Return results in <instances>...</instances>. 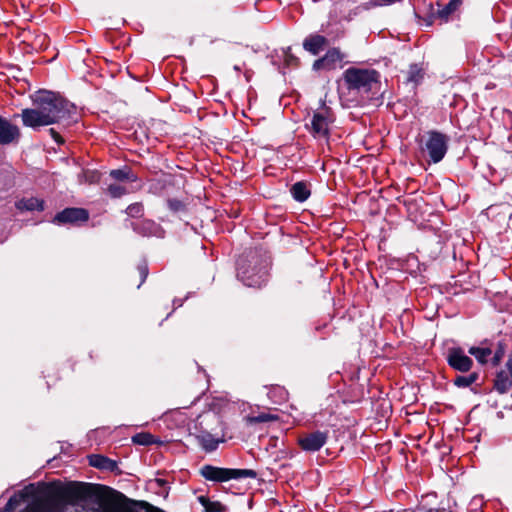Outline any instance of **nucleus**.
<instances>
[{"label":"nucleus","instance_id":"f257e3e1","mask_svg":"<svg viewBox=\"0 0 512 512\" xmlns=\"http://www.w3.org/2000/svg\"><path fill=\"white\" fill-rule=\"evenodd\" d=\"M34 108L22 110L23 124L36 129L54 123L63 122L70 125L77 121L74 104L51 91H38L33 96Z\"/></svg>","mask_w":512,"mask_h":512},{"label":"nucleus","instance_id":"f03ea898","mask_svg":"<svg viewBox=\"0 0 512 512\" xmlns=\"http://www.w3.org/2000/svg\"><path fill=\"white\" fill-rule=\"evenodd\" d=\"M41 490L49 502L50 512H62L65 505H78L95 494V486L83 482L51 483Z\"/></svg>","mask_w":512,"mask_h":512},{"label":"nucleus","instance_id":"7ed1b4c3","mask_svg":"<svg viewBox=\"0 0 512 512\" xmlns=\"http://www.w3.org/2000/svg\"><path fill=\"white\" fill-rule=\"evenodd\" d=\"M421 149L427 152L431 162H440L448 150V137L437 131H429L421 140Z\"/></svg>","mask_w":512,"mask_h":512},{"label":"nucleus","instance_id":"20e7f679","mask_svg":"<svg viewBox=\"0 0 512 512\" xmlns=\"http://www.w3.org/2000/svg\"><path fill=\"white\" fill-rule=\"evenodd\" d=\"M201 475L209 481L225 482L231 479L255 478L257 473L251 469H229L205 465L200 470Z\"/></svg>","mask_w":512,"mask_h":512},{"label":"nucleus","instance_id":"39448f33","mask_svg":"<svg viewBox=\"0 0 512 512\" xmlns=\"http://www.w3.org/2000/svg\"><path fill=\"white\" fill-rule=\"evenodd\" d=\"M345 80L351 89L368 91L378 82L375 70L350 68L345 72Z\"/></svg>","mask_w":512,"mask_h":512},{"label":"nucleus","instance_id":"423d86ee","mask_svg":"<svg viewBox=\"0 0 512 512\" xmlns=\"http://www.w3.org/2000/svg\"><path fill=\"white\" fill-rule=\"evenodd\" d=\"M332 122L333 116L330 109L322 107L320 110L314 112L309 130L315 138L327 139Z\"/></svg>","mask_w":512,"mask_h":512},{"label":"nucleus","instance_id":"0eeeda50","mask_svg":"<svg viewBox=\"0 0 512 512\" xmlns=\"http://www.w3.org/2000/svg\"><path fill=\"white\" fill-rule=\"evenodd\" d=\"M267 273L268 271L266 267L259 269L257 272L253 269L252 273H250L238 264V278L248 287H260L266 282Z\"/></svg>","mask_w":512,"mask_h":512},{"label":"nucleus","instance_id":"6e6552de","mask_svg":"<svg viewBox=\"0 0 512 512\" xmlns=\"http://www.w3.org/2000/svg\"><path fill=\"white\" fill-rule=\"evenodd\" d=\"M447 361L455 370L467 372L472 367V360L465 355L461 348H451L448 351Z\"/></svg>","mask_w":512,"mask_h":512},{"label":"nucleus","instance_id":"1a4fd4ad","mask_svg":"<svg viewBox=\"0 0 512 512\" xmlns=\"http://www.w3.org/2000/svg\"><path fill=\"white\" fill-rule=\"evenodd\" d=\"M327 441L325 432L316 431L299 438L298 443L304 451L315 452L320 450Z\"/></svg>","mask_w":512,"mask_h":512},{"label":"nucleus","instance_id":"9d476101","mask_svg":"<svg viewBox=\"0 0 512 512\" xmlns=\"http://www.w3.org/2000/svg\"><path fill=\"white\" fill-rule=\"evenodd\" d=\"M88 219V213L81 208H67L54 217L55 223H77Z\"/></svg>","mask_w":512,"mask_h":512},{"label":"nucleus","instance_id":"9b49d317","mask_svg":"<svg viewBox=\"0 0 512 512\" xmlns=\"http://www.w3.org/2000/svg\"><path fill=\"white\" fill-rule=\"evenodd\" d=\"M20 136V131L17 126L11 124L5 118L0 117V144L7 145Z\"/></svg>","mask_w":512,"mask_h":512},{"label":"nucleus","instance_id":"f8f14e48","mask_svg":"<svg viewBox=\"0 0 512 512\" xmlns=\"http://www.w3.org/2000/svg\"><path fill=\"white\" fill-rule=\"evenodd\" d=\"M341 60L342 56L340 51L337 49H331L324 55V57L314 62L313 69H333L336 67V64L339 63Z\"/></svg>","mask_w":512,"mask_h":512},{"label":"nucleus","instance_id":"ddd939ff","mask_svg":"<svg viewBox=\"0 0 512 512\" xmlns=\"http://www.w3.org/2000/svg\"><path fill=\"white\" fill-rule=\"evenodd\" d=\"M326 44V38L321 35H311L307 37L303 42V48L313 55H317L323 50Z\"/></svg>","mask_w":512,"mask_h":512},{"label":"nucleus","instance_id":"4468645a","mask_svg":"<svg viewBox=\"0 0 512 512\" xmlns=\"http://www.w3.org/2000/svg\"><path fill=\"white\" fill-rule=\"evenodd\" d=\"M16 207L22 211H41L44 209V201L35 197L23 198L16 202Z\"/></svg>","mask_w":512,"mask_h":512},{"label":"nucleus","instance_id":"2eb2a0df","mask_svg":"<svg viewBox=\"0 0 512 512\" xmlns=\"http://www.w3.org/2000/svg\"><path fill=\"white\" fill-rule=\"evenodd\" d=\"M135 230L140 231L144 235L147 236H162V229L161 227L150 220H144L141 222V224L134 227Z\"/></svg>","mask_w":512,"mask_h":512},{"label":"nucleus","instance_id":"dca6fc26","mask_svg":"<svg viewBox=\"0 0 512 512\" xmlns=\"http://www.w3.org/2000/svg\"><path fill=\"white\" fill-rule=\"evenodd\" d=\"M90 464L99 469L113 471L117 467V463L107 457L101 455H92L90 457Z\"/></svg>","mask_w":512,"mask_h":512},{"label":"nucleus","instance_id":"f3484780","mask_svg":"<svg viewBox=\"0 0 512 512\" xmlns=\"http://www.w3.org/2000/svg\"><path fill=\"white\" fill-rule=\"evenodd\" d=\"M291 194L293 198L298 202H304L310 196V189L304 182H296L291 187Z\"/></svg>","mask_w":512,"mask_h":512},{"label":"nucleus","instance_id":"a211bd4d","mask_svg":"<svg viewBox=\"0 0 512 512\" xmlns=\"http://www.w3.org/2000/svg\"><path fill=\"white\" fill-rule=\"evenodd\" d=\"M110 176L117 181L134 182L137 180L136 175L128 168L112 170Z\"/></svg>","mask_w":512,"mask_h":512},{"label":"nucleus","instance_id":"6ab92c4d","mask_svg":"<svg viewBox=\"0 0 512 512\" xmlns=\"http://www.w3.org/2000/svg\"><path fill=\"white\" fill-rule=\"evenodd\" d=\"M512 385V381L505 372L498 373L494 387L500 393H505L509 390Z\"/></svg>","mask_w":512,"mask_h":512},{"label":"nucleus","instance_id":"aec40b11","mask_svg":"<svg viewBox=\"0 0 512 512\" xmlns=\"http://www.w3.org/2000/svg\"><path fill=\"white\" fill-rule=\"evenodd\" d=\"M199 444L206 451H213L218 447L219 441L216 440L211 434L205 433L197 436Z\"/></svg>","mask_w":512,"mask_h":512},{"label":"nucleus","instance_id":"412c9836","mask_svg":"<svg viewBox=\"0 0 512 512\" xmlns=\"http://www.w3.org/2000/svg\"><path fill=\"white\" fill-rule=\"evenodd\" d=\"M469 353L473 355L479 363L485 364L488 361V358L491 356L492 351L488 347L473 346L469 349Z\"/></svg>","mask_w":512,"mask_h":512},{"label":"nucleus","instance_id":"4be33fe9","mask_svg":"<svg viewBox=\"0 0 512 512\" xmlns=\"http://www.w3.org/2000/svg\"><path fill=\"white\" fill-rule=\"evenodd\" d=\"M277 420V416L270 413H259L258 415H249L245 417V421L249 425L257 423H265Z\"/></svg>","mask_w":512,"mask_h":512},{"label":"nucleus","instance_id":"5701e85b","mask_svg":"<svg viewBox=\"0 0 512 512\" xmlns=\"http://www.w3.org/2000/svg\"><path fill=\"white\" fill-rule=\"evenodd\" d=\"M198 501L204 508V512H221L222 505L219 502H211L205 496H199Z\"/></svg>","mask_w":512,"mask_h":512},{"label":"nucleus","instance_id":"b1692460","mask_svg":"<svg viewBox=\"0 0 512 512\" xmlns=\"http://www.w3.org/2000/svg\"><path fill=\"white\" fill-rule=\"evenodd\" d=\"M423 74V69L417 64H413L408 70L407 81L417 84L423 78Z\"/></svg>","mask_w":512,"mask_h":512},{"label":"nucleus","instance_id":"393cba45","mask_svg":"<svg viewBox=\"0 0 512 512\" xmlns=\"http://www.w3.org/2000/svg\"><path fill=\"white\" fill-rule=\"evenodd\" d=\"M132 442L138 445H150L156 443L155 438L152 434L141 432L132 437Z\"/></svg>","mask_w":512,"mask_h":512},{"label":"nucleus","instance_id":"a878e982","mask_svg":"<svg viewBox=\"0 0 512 512\" xmlns=\"http://www.w3.org/2000/svg\"><path fill=\"white\" fill-rule=\"evenodd\" d=\"M477 378L478 375L476 373H472L467 376H457L454 380V384L459 388L469 387L477 380Z\"/></svg>","mask_w":512,"mask_h":512},{"label":"nucleus","instance_id":"bb28decb","mask_svg":"<svg viewBox=\"0 0 512 512\" xmlns=\"http://www.w3.org/2000/svg\"><path fill=\"white\" fill-rule=\"evenodd\" d=\"M459 7L458 4L454 3L453 1H449L442 9H439L437 14L438 16L444 20L447 21L449 16Z\"/></svg>","mask_w":512,"mask_h":512},{"label":"nucleus","instance_id":"cd10ccee","mask_svg":"<svg viewBox=\"0 0 512 512\" xmlns=\"http://www.w3.org/2000/svg\"><path fill=\"white\" fill-rule=\"evenodd\" d=\"M104 512H163L160 509H153V510H142V509H135V508H124L121 506L113 505L105 509Z\"/></svg>","mask_w":512,"mask_h":512},{"label":"nucleus","instance_id":"c85d7f7f","mask_svg":"<svg viewBox=\"0 0 512 512\" xmlns=\"http://www.w3.org/2000/svg\"><path fill=\"white\" fill-rule=\"evenodd\" d=\"M108 193L113 198H119L128 193V190L121 184H110L108 186Z\"/></svg>","mask_w":512,"mask_h":512},{"label":"nucleus","instance_id":"c756f323","mask_svg":"<svg viewBox=\"0 0 512 512\" xmlns=\"http://www.w3.org/2000/svg\"><path fill=\"white\" fill-rule=\"evenodd\" d=\"M143 206L140 203H134L127 207L126 213L131 217H139L142 215Z\"/></svg>","mask_w":512,"mask_h":512},{"label":"nucleus","instance_id":"7c9ffc66","mask_svg":"<svg viewBox=\"0 0 512 512\" xmlns=\"http://www.w3.org/2000/svg\"><path fill=\"white\" fill-rule=\"evenodd\" d=\"M167 203H168L169 209L174 212L182 211L185 207L184 204L177 199H169Z\"/></svg>","mask_w":512,"mask_h":512},{"label":"nucleus","instance_id":"2f4dec72","mask_svg":"<svg viewBox=\"0 0 512 512\" xmlns=\"http://www.w3.org/2000/svg\"><path fill=\"white\" fill-rule=\"evenodd\" d=\"M284 61L286 65H294L297 63L298 59L291 53V48L288 47L286 50H284Z\"/></svg>","mask_w":512,"mask_h":512},{"label":"nucleus","instance_id":"473e14b6","mask_svg":"<svg viewBox=\"0 0 512 512\" xmlns=\"http://www.w3.org/2000/svg\"><path fill=\"white\" fill-rule=\"evenodd\" d=\"M139 272H140V275L142 277V282L145 280V278L147 277V274H148V268L146 265H142L139 267Z\"/></svg>","mask_w":512,"mask_h":512},{"label":"nucleus","instance_id":"72a5a7b5","mask_svg":"<svg viewBox=\"0 0 512 512\" xmlns=\"http://www.w3.org/2000/svg\"><path fill=\"white\" fill-rule=\"evenodd\" d=\"M49 132L56 142L62 143V139L58 132H56L54 129H50Z\"/></svg>","mask_w":512,"mask_h":512},{"label":"nucleus","instance_id":"f704fd0d","mask_svg":"<svg viewBox=\"0 0 512 512\" xmlns=\"http://www.w3.org/2000/svg\"><path fill=\"white\" fill-rule=\"evenodd\" d=\"M503 356V352L502 351H498L495 353V356H494V364L497 365L499 363V361L501 360Z\"/></svg>","mask_w":512,"mask_h":512},{"label":"nucleus","instance_id":"c9c22d12","mask_svg":"<svg viewBox=\"0 0 512 512\" xmlns=\"http://www.w3.org/2000/svg\"><path fill=\"white\" fill-rule=\"evenodd\" d=\"M508 370H509V373L510 375L512 376V358H510L506 364Z\"/></svg>","mask_w":512,"mask_h":512},{"label":"nucleus","instance_id":"e433bc0d","mask_svg":"<svg viewBox=\"0 0 512 512\" xmlns=\"http://www.w3.org/2000/svg\"><path fill=\"white\" fill-rule=\"evenodd\" d=\"M428 512H438V510L430 509Z\"/></svg>","mask_w":512,"mask_h":512}]
</instances>
